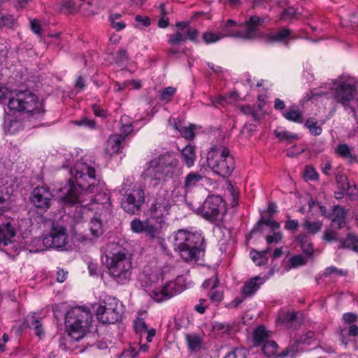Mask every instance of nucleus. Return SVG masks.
<instances>
[{
    "instance_id": "f257e3e1",
    "label": "nucleus",
    "mask_w": 358,
    "mask_h": 358,
    "mask_svg": "<svg viewBox=\"0 0 358 358\" xmlns=\"http://www.w3.org/2000/svg\"><path fill=\"white\" fill-rule=\"evenodd\" d=\"M69 183L60 191V200L64 205L79 204L80 206L93 210L96 203V210H101L104 218L107 219L112 213L110 199L103 191L104 183L96 182V171L92 162H87L82 158L70 169Z\"/></svg>"
},
{
    "instance_id": "f03ea898",
    "label": "nucleus",
    "mask_w": 358,
    "mask_h": 358,
    "mask_svg": "<svg viewBox=\"0 0 358 358\" xmlns=\"http://www.w3.org/2000/svg\"><path fill=\"white\" fill-rule=\"evenodd\" d=\"M106 266L110 278L117 284L125 285L132 275V255L116 243H110L106 250Z\"/></svg>"
},
{
    "instance_id": "7ed1b4c3",
    "label": "nucleus",
    "mask_w": 358,
    "mask_h": 358,
    "mask_svg": "<svg viewBox=\"0 0 358 358\" xmlns=\"http://www.w3.org/2000/svg\"><path fill=\"white\" fill-rule=\"evenodd\" d=\"M178 155L168 151L152 159L145 166V173L152 179L166 182L180 173Z\"/></svg>"
},
{
    "instance_id": "20e7f679",
    "label": "nucleus",
    "mask_w": 358,
    "mask_h": 358,
    "mask_svg": "<svg viewBox=\"0 0 358 358\" xmlns=\"http://www.w3.org/2000/svg\"><path fill=\"white\" fill-rule=\"evenodd\" d=\"M173 246L185 261L197 260L203 255L204 238L200 233L180 229L174 236Z\"/></svg>"
},
{
    "instance_id": "39448f33",
    "label": "nucleus",
    "mask_w": 358,
    "mask_h": 358,
    "mask_svg": "<svg viewBox=\"0 0 358 358\" xmlns=\"http://www.w3.org/2000/svg\"><path fill=\"white\" fill-rule=\"evenodd\" d=\"M7 108L10 112L25 113L34 119L40 118L45 111L37 96L28 90L11 93Z\"/></svg>"
},
{
    "instance_id": "423d86ee",
    "label": "nucleus",
    "mask_w": 358,
    "mask_h": 358,
    "mask_svg": "<svg viewBox=\"0 0 358 358\" xmlns=\"http://www.w3.org/2000/svg\"><path fill=\"white\" fill-rule=\"evenodd\" d=\"M268 17L261 18L257 15H252L245 22L243 25L237 28L236 22L232 20H228L219 27V33L222 38L235 37L246 40L255 38L259 34V27L261 26Z\"/></svg>"
},
{
    "instance_id": "0eeeda50",
    "label": "nucleus",
    "mask_w": 358,
    "mask_h": 358,
    "mask_svg": "<svg viewBox=\"0 0 358 358\" xmlns=\"http://www.w3.org/2000/svg\"><path fill=\"white\" fill-rule=\"evenodd\" d=\"M92 314L87 308L74 307L69 310L65 317V325L69 336L78 341L89 331Z\"/></svg>"
},
{
    "instance_id": "6e6552de",
    "label": "nucleus",
    "mask_w": 358,
    "mask_h": 358,
    "mask_svg": "<svg viewBox=\"0 0 358 358\" xmlns=\"http://www.w3.org/2000/svg\"><path fill=\"white\" fill-rule=\"evenodd\" d=\"M10 196L8 188L0 187V212L5 211L10 208ZM15 236V227L10 222L0 224V250L9 256H14L17 253L18 248L12 241Z\"/></svg>"
},
{
    "instance_id": "1a4fd4ad",
    "label": "nucleus",
    "mask_w": 358,
    "mask_h": 358,
    "mask_svg": "<svg viewBox=\"0 0 358 358\" xmlns=\"http://www.w3.org/2000/svg\"><path fill=\"white\" fill-rule=\"evenodd\" d=\"M122 196L121 207L131 215L138 214L145 202V192L143 189L134 184L131 178L124 180L119 190Z\"/></svg>"
},
{
    "instance_id": "9d476101",
    "label": "nucleus",
    "mask_w": 358,
    "mask_h": 358,
    "mask_svg": "<svg viewBox=\"0 0 358 358\" xmlns=\"http://www.w3.org/2000/svg\"><path fill=\"white\" fill-rule=\"evenodd\" d=\"M207 164L214 173L222 177L229 176L235 167L229 150L222 145L212 147L207 154Z\"/></svg>"
},
{
    "instance_id": "9b49d317",
    "label": "nucleus",
    "mask_w": 358,
    "mask_h": 358,
    "mask_svg": "<svg viewBox=\"0 0 358 358\" xmlns=\"http://www.w3.org/2000/svg\"><path fill=\"white\" fill-rule=\"evenodd\" d=\"M331 94L334 100L345 108H349L355 114V110L350 106V102L357 95V83L348 76H341L333 80L331 87Z\"/></svg>"
},
{
    "instance_id": "f8f14e48",
    "label": "nucleus",
    "mask_w": 358,
    "mask_h": 358,
    "mask_svg": "<svg viewBox=\"0 0 358 358\" xmlns=\"http://www.w3.org/2000/svg\"><path fill=\"white\" fill-rule=\"evenodd\" d=\"M97 319L103 324H115L122 318L123 307L115 298H106L99 303L94 304Z\"/></svg>"
},
{
    "instance_id": "ddd939ff",
    "label": "nucleus",
    "mask_w": 358,
    "mask_h": 358,
    "mask_svg": "<svg viewBox=\"0 0 358 358\" xmlns=\"http://www.w3.org/2000/svg\"><path fill=\"white\" fill-rule=\"evenodd\" d=\"M171 208V202L169 192L165 189H160L151 203L148 216L161 228L165 222L166 217L169 215Z\"/></svg>"
},
{
    "instance_id": "4468645a",
    "label": "nucleus",
    "mask_w": 358,
    "mask_h": 358,
    "mask_svg": "<svg viewBox=\"0 0 358 358\" xmlns=\"http://www.w3.org/2000/svg\"><path fill=\"white\" fill-rule=\"evenodd\" d=\"M198 210L203 217L212 222L221 221L227 211L222 197L215 195L208 196Z\"/></svg>"
},
{
    "instance_id": "2eb2a0df",
    "label": "nucleus",
    "mask_w": 358,
    "mask_h": 358,
    "mask_svg": "<svg viewBox=\"0 0 358 358\" xmlns=\"http://www.w3.org/2000/svg\"><path fill=\"white\" fill-rule=\"evenodd\" d=\"M34 125L28 124L24 117L15 116L6 110L4 111L2 128L6 134H17L26 129H29Z\"/></svg>"
},
{
    "instance_id": "dca6fc26",
    "label": "nucleus",
    "mask_w": 358,
    "mask_h": 358,
    "mask_svg": "<svg viewBox=\"0 0 358 358\" xmlns=\"http://www.w3.org/2000/svg\"><path fill=\"white\" fill-rule=\"evenodd\" d=\"M66 229L59 225H53L49 235L44 237L43 245L47 248L63 249L67 240Z\"/></svg>"
},
{
    "instance_id": "f3484780",
    "label": "nucleus",
    "mask_w": 358,
    "mask_h": 358,
    "mask_svg": "<svg viewBox=\"0 0 358 358\" xmlns=\"http://www.w3.org/2000/svg\"><path fill=\"white\" fill-rule=\"evenodd\" d=\"M52 194L48 187H36L31 196L32 204L41 211H46L50 206Z\"/></svg>"
},
{
    "instance_id": "a211bd4d",
    "label": "nucleus",
    "mask_w": 358,
    "mask_h": 358,
    "mask_svg": "<svg viewBox=\"0 0 358 358\" xmlns=\"http://www.w3.org/2000/svg\"><path fill=\"white\" fill-rule=\"evenodd\" d=\"M182 289L183 288L176 282L169 281L161 287L154 289L151 292V296L155 301L161 302L180 294Z\"/></svg>"
},
{
    "instance_id": "6ab92c4d",
    "label": "nucleus",
    "mask_w": 358,
    "mask_h": 358,
    "mask_svg": "<svg viewBox=\"0 0 358 358\" xmlns=\"http://www.w3.org/2000/svg\"><path fill=\"white\" fill-rule=\"evenodd\" d=\"M130 226L133 232L137 234L145 233L151 238H154L157 236L160 229L149 216L145 221L137 218L134 219L131 222Z\"/></svg>"
},
{
    "instance_id": "aec40b11",
    "label": "nucleus",
    "mask_w": 358,
    "mask_h": 358,
    "mask_svg": "<svg viewBox=\"0 0 358 358\" xmlns=\"http://www.w3.org/2000/svg\"><path fill=\"white\" fill-rule=\"evenodd\" d=\"M346 210L340 206H334L332 209L331 224L338 229L343 228L346 225Z\"/></svg>"
},
{
    "instance_id": "412c9836",
    "label": "nucleus",
    "mask_w": 358,
    "mask_h": 358,
    "mask_svg": "<svg viewBox=\"0 0 358 358\" xmlns=\"http://www.w3.org/2000/svg\"><path fill=\"white\" fill-rule=\"evenodd\" d=\"M104 214L96 213L90 222V230L92 236L99 237L103 234V218Z\"/></svg>"
},
{
    "instance_id": "4be33fe9",
    "label": "nucleus",
    "mask_w": 358,
    "mask_h": 358,
    "mask_svg": "<svg viewBox=\"0 0 358 358\" xmlns=\"http://www.w3.org/2000/svg\"><path fill=\"white\" fill-rule=\"evenodd\" d=\"M124 141V136L121 134H116L109 137L105 148L108 155L116 154L122 148V143Z\"/></svg>"
},
{
    "instance_id": "5701e85b",
    "label": "nucleus",
    "mask_w": 358,
    "mask_h": 358,
    "mask_svg": "<svg viewBox=\"0 0 358 358\" xmlns=\"http://www.w3.org/2000/svg\"><path fill=\"white\" fill-rule=\"evenodd\" d=\"M203 176L197 172H190L185 178L183 189L185 193L191 192L194 187L199 185L203 180Z\"/></svg>"
},
{
    "instance_id": "b1692460",
    "label": "nucleus",
    "mask_w": 358,
    "mask_h": 358,
    "mask_svg": "<svg viewBox=\"0 0 358 358\" xmlns=\"http://www.w3.org/2000/svg\"><path fill=\"white\" fill-rule=\"evenodd\" d=\"M185 341L187 348L190 352H199L203 345V337L200 335L193 333L185 334Z\"/></svg>"
},
{
    "instance_id": "393cba45",
    "label": "nucleus",
    "mask_w": 358,
    "mask_h": 358,
    "mask_svg": "<svg viewBox=\"0 0 358 358\" xmlns=\"http://www.w3.org/2000/svg\"><path fill=\"white\" fill-rule=\"evenodd\" d=\"M264 280L259 276L252 278L244 285L243 294L248 296L252 295L259 289L260 285L264 284Z\"/></svg>"
},
{
    "instance_id": "a878e982",
    "label": "nucleus",
    "mask_w": 358,
    "mask_h": 358,
    "mask_svg": "<svg viewBox=\"0 0 358 358\" xmlns=\"http://www.w3.org/2000/svg\"><path fill=\"white\" fill-rule=\"evenodd\" d=\"M182 159L188 168L194 165L196 161L195 148L190 144L186 145L181 150Z\"/></svg>"
},
{
    "instance_id": "bb28decb",
    "label": "nucleus",
    "mask_w": 358,
    "mask_h": 358,
    "mask_svg": "<svg viewBox=\"0 0 358 358\" xmlns=\"http://www.w3.org/2000/svg\"><path fill=\"white\" fill-rule=\"evenodd\" d=\"M24 322L29 328H34L35 334L41 337L43 334V329L40 320V317H36L35 314L29 315L25 318Z\"/></svg>"
},
{
    "instance_id": "cd10ccee",
    "label": "nucleus",
    "mask_w": 358,
    "mask_h": 358,
    "mask_svg": "<svg viewBox=\"0 0 358 358\" xmlns=\"http://www.w3.org/2000/svg\"><path fill=\"white\" fill-rule=\"evenodd\" d=\"M296 241L300 244L303 252L308 256L313 254L314 250L311 240L308 234H301L296 238Z\"/></svg>"
},
{
    "instance_id": "c85d7f7f",
    "label": "nucleus",
    "mask_w": 358,
    "mask_h": 358,
    "mask_svg": "<svg viewBox=\"0 0 358 358\" xmlns=\"http://www.w3.org/2000/svg\"><path fill=\"white\" fill-rule=\"evenodd\" d=\"M338 242L340 248H350L358 252V238L355 235L348 234L345 238H339Z\"/></svg>"
},
{
    "instance_id": "c756f323",
    "label": "nucleus",
    "mask_w": 358,
    "mask_h": 358,
    "mask_svg": "<svg viewBox=\"0 0 358 358\" xmlns=\"http://www.w3.org/2000/svg\"><path fill=\"white\" fill-rule=\"evenodd\" d=\"M292 34V31L287 28H282L276 32L268 34V41L272 43L283 42Z\"/></svg>"
},
{
    "instance_id": "7c9ffc66",
    "label": "nucleus",
    "mask_w": 358,
    "mask_h": 358,
    "mask_svg": "<svg viewBox=\"0 0 358 358\" xmlns=\"http://www.w3.org/2000/svg\"><path fill=\"white\" fill-rule=\"evenodd\" d=\"M265 224L269 227L272 231H275L280 228V223L272 220L271 217L265 218L262 217L261 220L257 223L253 229L252 230V233L254 234L261 230L262 224Z\"/></svg>"
},
{
    "instance_id": "2f4dec72",
    "label": "nucleus",
    "mask_w": 358,
    "mask_h": 358,
    "mask_svg": "<svg viewBox=\"0 0 358 358\" xmlns=\"http://www.w3.org/2000/svg\"><path fill=\"white\" fill-rule=\"evenodd\" d=\"M90 5V1H87L86 4H78L76 0H62V8H66L70 13L77 12L78 8L81 7L87 9Z\"/></svg>"
},
{
    "instance_id": "473e14b6",
    "label": "nucleus",
    "mask_w": 358,
    "mask_h": 358,
    "mask_svg": "<svg viewBox=\"0 0 358 358\" xmlns=\"http://www.w3.org/2000/svg\"><path fill=\"white\" fill-rule=\"evenodd\" d=\"M270 250L271 248L267 247L265 250L261 252H252L251 255L253 262L259 266L266 264L268 262L266 254L270 251Z\"/></svg>"
},
{
    "instance_id": "72a5a7b5",
    "label": "nucleus",
    "mask_w": 358,
    "mask_h": 358,
    "mask_svg": "<svg viewBox=\"0 0 358 358\" xmlns=\"http://www.w3.org/2000/svg\"><path fill=\"white\" fill-rule=\"evenodd\" d=\"M268 331L264 327H259L256 329L254 332L253 341L255 345H260L262 343H264L268 338Z\"/></svg>"
},
{
    "instance_id": "f704fd0d",
    "label": "nucleus",
    "mask_w": 358,
    "mask_h": 358,
    "mask_svg": "<svg viewBox=\"0 0 358 358\" xmlns=\"http://www.w3.org/2000/svg\"><path fill=\"white\" fill-rule=\"evenodd\" d=\"M15 22L16 19L12 15L0 11V28L13 29Z\"/></svg>"
},
{
    "instance_id": "c9c22d12",
    "label": "nucleus",
    "mask_w": 358,
    "mask_h": 358,
    "mask_svg": "<svg viewBox=\"0 0 358 358\" xmlns=\"http://www.w3.org/2000/svg\"><path fill=\"white\" fill-rule=\"evenodd\" d=\"M174 127L185 139L191 140L194 137V127L192 125L182 126L180 123H176Z\"/></svg>"
},
{
    "instance_id": "e433bc0d",
    "label": "nucleus",
    "mask_w": 358,
    "mask_h": 358,
    "mask_svg": "<svg viewBox=\"0 0 358 358\" xmlns=\"http://www.w3.org/2000/svg\"><path fill=\"white\" fill-rule=\"evenodd\" d=\"M285 119L296 123H302L303 121L302 113L294 108L289 109L283 114Z\"/></svg>"
},
{
    "instance_id": "4c0bfd02",
    "label": "nucleus",
    "mask_w": 358,
    "mask_h": 358,
    "mask_svg": "<svg viewBox=\"0 0 358 358\" xmlns=\"http://www.w3.org/2000/svg\"><path fill=\"white\" fill-rule=\"evenodd\" d=\"M303 227L310 234H315L321 230L322 227V222L320 220H317L315 222H310L309 220H306L303 223Z\"/></svg>"
},
{
    "instance_id": "58836bf2",
    "label": "nucleus",
    "mask_w": 358,
    "mask_h": 358,
    "mask_svg": "<svg viewBox=\"0 0 358 358\" xmlns=\"http://www.w3.org/2000/svg\"><path fill=\"white\" fill-rule=\"evenodd\" d=\"M187 40V36L185 32L177 31L176 33L169 35L168 43L171 45H178L185 42Z\"/></svg>"
},
{
    "instance_id": "ea45409f",
    "label": "nucleus",
    "mask_w": 358,
    "mask_h": 358,
    "mask_svg": "<svg viewBox=\"0 0 358 358\" xmlns=\"http://www.w3.org/2000/svg\"><path fill=\"white\" fill-rule=\"evenodd\" d=\"M212 329L214 331L229 335L232 330V326L228 323L214 322L212 324Z\"/></svg>"
},
{
    "instance_id": "a19ab883",
    "label": "nucleus",
    "mask_w": 358,
    "mask_h": 358,
    "mask_svg": "<svg viewBox=\"0 0 358 358\" xmlns=\"http://www.w3.org/2000/svg\"><path fill=\"white\" fill-rule=\"evenodd\" d=\"M120 17L121 15L119 13H112L109 16L110 25L116 31H121L126 27V24L124 22L118 20Z\"/></svg>"
},
{
    "instance_id": "79ce46f5",
    "label": "nucleus",
    "mask_w": 358,
    "mask_h": 358,
    "mask_svg": "<svg viewBox=\"0 0 358 358\" xmlns=\"http://www.w3.org/2000/svg\"><path fill=\"white\" fill-rule=\"evenodd\" d=\"M275 136L281 141H285L289 143L293 140L297 139V134H292L285 130H275L274 131Z\"/></svg>"
},
{
    "instance_id": "37998d69",
    "label": "nucleus",
    "mask_w": 358,
    "mask_h": 358,
    "mask_svg": "<svg viewBox=\"0 0 358 358\" xmlns=\"http://www.w3.org/2000/svg\"><path fill=\"white\" fill-rule=\"evenodd\" d=\"M336 151L339 155L351 162L355 159V156L352 155L351 148L347 144H340L337 147Z\"/></svg>"
},
{
    "instance_id": "c03bdc74",
    "label": "nucleus",
    "mask_w": 358,
    "mask_h": 358,
    "mask_svg": "<svg viewBox=\"0 0 358 358\" xmlns=\"http://www.w3.org/2000/svg\"><path fill=\"white\" fill-rule=\"evenodd\" d=\"M278 345L273 341H266L262 346V351L265 355L270 357L274 355L277 351Z\"/></svg>"
},
{
    "instance_id": "a18cd8bd",
    "label": "nucleus",
    "mask_w": 358,
    "mask_h": 358,
    "mask_svg": "<svg viewBox=\"0 0 358 358\" xmlns=\"http://www.w3.org/2000/svg\"><path fill=\"white\" fill-rule=\"evenodd\" d=\"M305 126L309 129L311 134L314 136H319L322 131L321 127L317 125V122L312 117L306 120Z\"/></svg>"
},
{
    "instance_id": "49530a36",
    "label": "nucleus",
    "mask_w": 358,
    "mask_h": 358,
    "mask_svg": "<svg viewBox=\"0 0 358 358\" xmlns=\"http://www.w3.org/2000/svg\"><path fill=\"white\" fill-rule=\"evenodd\" d=\"M72 122L76 126L83 127L90 129H95L96 128V123L95 120L88 117H82L81 119L74 120Z\"/></svg>"
},
{
    "instance_id": "de8ad7c7",
    "label": "nucleus",
    "mask_w": 358,
    "mask_h": 358,
    "mask_svg": "<svg viewBox=\"0 0 358 358\" xmlns=\"http://www.w3.org/2000/svg\"><path fill=\"white\" fill-rule=\"evenodd\" d=\"M347 273L346 271L338 269L336 266H331L325 268L323 276L329 277V278H336L343 275H345Z\"/></svg>"
},
{
    "instance_id": "09e8293b",
    "label": "nucleus",
    "mask_w": 358,
    "mask_h": 358,
    "mask_svg": "<svg viewBox=\"0 0 358 358\" xmlns=\"http://www.w3.org/2000/svg\"><path fill=\"white\" fill-rule=\"evenodd\" d=\"M336 180L338 183V187L344 191V192H348L350 190L351 188V183L348 181V178L346 176L338 174L336 176Z\"/></svg>"
},
{
    "instance_id": "8fccbe9b",
    "label": "nucleus",
    "mask_w": 358,
    "mask_h": 358,
    "mask_svg": "<svg viewBox=\"0 0 358 358\" xmlns=\"http://www.w3.org/2000/svg\"><path fill=\"white\" fill-rule=\"evenodd\" d=\"M222 38L221 34L206 31L203 34V39L206 44L213 43L219 41Z\"/></svg>"
},
{
    "instance_id": "3c124183",
    "label": "nucleus",
    "mask_w": 358,
    "mask_h": 358,
    "mask_svg": "<svg viewBox=\"0 0 358 358\" xmlns=\"http://www.w3.org/2000/svg\"><path fill=\"white\" fill-rule=\"evenodd\" d=\"M176 89L173 87H167L164 89L160 94L159 99L166 103L171 100L172 96L175 94Z\"/></svg>"
},
{
    "instance_id": "603ef678",
    "label": "nucleus",
    "mask_w": 358,
    "mask_h": 358,
    "mask_svg": "<svg viewBox=\"0 0 358 358\" xmlns=\"http://www.w3.org/2000/svg\"><path fill=\"white\" fill-rule=\"evenodd\" d=\"M134 329L137 334H139L141 335V337L142 336L144 332H146V330L148 329V327L145 321L143 320V318L142 317H138L134 321Z\"/></svg>"
},
{
    "instance_id": "864d4df0",
    "label": "nucleus",
    "mask_w": 358,
    "mask_h": 358,
    "mask_svg": "<svg viewBox=\"0 0 358 358\" xmlns=\"http://www.w3.org/2000/svg\"><path fill=\"white\" fill-rule=\"evenodd\" d=\"M289 263L294 268L306 264L307 259L301 255H294L289 259Z\"/></svg>"
},
{
    "instance_id": "5fc2aeb1",
    "label": "nucleus",
    "mask_w": 358,
    "mask_h": 358,
    "mask_svg": "<svg viewBox=\"0 0 358 358\" xmlns=\"http://www.w3.org/2000/svg\"><path fill=\"white\" fill-rule=\"evenodd\" d=\"M241 112L246 115H250L253 117L254 120H257L259 119L260 115L257 111L255 106H250L249 105L243 106L241 108Z\"/></svg>"
},
{
    "instance_id": "6e6d98bb",
    "label": "nucleus",
    "mask_w": 358,
    "mask_h": 358,
    "mask_svg": "<svg viewBox=\"0 0 358 358\" xmlns=\"http://www.w3.org/2000/svg\"><path fill=\"white\" fill-rule=\"evenodd\" d=\"M282 234L280 231H273V234L271 235H268L266 237V241L268 245H271L272 243H278L282 239Z\"/></svg>"
},
{
    "instance_id": "4d7b16f0",
    "label": "nucleus",
    "mask_w": 358,
    "mask_h": 358,
    "mask_svg": "<svg viewBox=\"0 0 358 358\" xmlns=\"http://www.w3.org/2000/svg\"><path fill=\"white\" fill-rule=\"evenodd\" d=\"M303 176L306 180H315L318 178V173L312 166H307L304 171Z\"/></svg>"
},
{
    "instance_id": "13d9d810",
    "label": "nucleus",
    "mask_w": 358,
    "mask_h": 358,
    "mask_svg": "<svg viewBox=\"0 0 358 358\" xmlns=\"http://www.w3.org/2000/svg\"><path fill=\"white\" fill-rule=\"evenodd\" d=\"M224 358H246V352L244 349L236 348L229 352Z\"/></svg>"
},
{
    "instance_id": "bf43d9fd",
    "label": "nucleus",
    "mask_w": 358,
    "mask_h": 358,
    "mask_svg": "<svg viewBox=\"0 0 358 358\" xmlns=\"http://www.w3.org/2000/svg\"><path fill=\"white\" fill-rule=\"evenodd\" d=\"M129 84H134V87H136V88H139L141 87L140 84L134 81V80H133V81H126V82H124L123 83H120L116 82L115 83L114 90L115 92H122L126 87H127Z\"/></svg>"
},
{
    "instance_id": "052dcab7",
    "label": "nucleus",
    "mask_w": 358,
    "mask_h": 358,
    "mask_svg": "<svg viewBox=\"0 0 358 358\" xmlns=\"http://www.w3.org/2000/svg\"><path fill=\"white\" fill-rule=\"evenodd\" d=\"M252 3V8H264L266 9L270 7L269 0H248Z\"/></svg>"
},
{
    "instance_id": "680f3d73",
    "label": "nucleus",
    "mask_w": 358,
    "mask_h": 358,
    "mask_svg": "<svg viewBox=\"0 0 358 358\" xmlns=\"http://www.w3.org/2000/svg\"><path fill=\"white\" fill-rule=\"evenodd\" d=\"M323 239L327 242L338 241L339 240L338 238V233L333 230H325L323 234Z\"/></svg>"
},
{
    "instance_id": "e2e57ef3",
    "label": "nucleus",
    "mask_w": 358,
    "mask_h": 358,
    "mask_svg": "<svg viewBox=\"0 0 358 358\" xmlns=\"http://www.w3.org/2000/svg\"><path fill=\"white\" fill-rule=\"evenodd\" d=\"M287 217H288V220L285 222V229L291 231H296L299 226L298 220H291L289 215Z\"/></svg>"
},
{
    "instance_id": "0e129e2a",
    "label": "nucleus",
    "mask_w": 358,
    "mask_h": 358,
    "mask_svg": "<svg viewBox=\"0 0 358 358\" xmlns=\"http://www.w3.org/2000/svg\"><path fill=\"white\" fill-rule=\"evenodd\" d=\"M115 60L117 63H124L128 61V54L125 49H120L116 53Z\"/></svg>"
},
{
    "instance_id": "69168bd1",
    "label": "nucleus",
    "mask_w": 358,
    "mask_h": 358,
    "mask_svg": "<svg viewBox=\"0 0 358 358\" xmlns=\"http://www.w3.org/2000/svg\"><path fill=\"white\" fill-rule=\"evenodd\" d=\"M210 301L213 303H220L222 299L223 295L221 292L215 289L210 290L208 294Z\"/></svg>"
},
{
    "instance_id": "338daca9",
    "label": "nucleus",
    "mask_w": 358,
    "mask_h": 358,
    "mask_svg": "<svg viewBox=\"0 0 358 358\" xmlns=\"http://www.w3.org/2000/svg\"><path fill=\"white\" fill-rule=\"evenodd\" d=\"M227 191L231 196V205L233 206L237 204V200L238 198V193L236 192L234 187L232 184L229 183L227 186Z\"/></svg>"
},
{
    "instance_id": "774afa93",
    "label": "nucleus",
    "mask_w": 358,
    "mask_h": 358,
    "mask_svg": "<svg viewBox=\"0 0 358 358\" xmlns=\"http://www.w3.org/2000/svg\"><path fill=\"white\" fill-rule=\"evenodd\" d=\"M92 108L94 115L97 117H106L108 115L107 110L101 108L100 106L96 103L92 104Z\"/></svg>"
}]
</instances>
